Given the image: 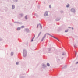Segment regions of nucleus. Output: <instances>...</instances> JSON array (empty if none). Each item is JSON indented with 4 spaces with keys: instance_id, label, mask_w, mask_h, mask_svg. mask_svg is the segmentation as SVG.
Wrapping results in <instances>:
<instances>
[{
    "instance_id": "obj_23",
    "label": "nucleus",
    "mask_w": 78,
    "mask_h": 78,
    "mask_svg": "<svg viewBox=\"0 0 78 78\" xmlns=\"http://www.w3.org/2000/svg\"><path fill=\"white\" fill-rule=\"evenodd\" d=\"M35 37V36H34V37Z\"/></svg>"
},
{
    "instance_id": "obj_12",
    "label": "nucleus",
    "mask_w": 78,
    "mask_h": 78,
    "mask_svg": "<svg viewBox=\"0 0 78 78\" xmlns=\"http://www.w3.org/2000/svg\"><path fill=\"white\" fill-rule=\"evenodd\" d=\"M62 55H65V53H63V54H62Z\"/></svg>"
},
{
    "instance_id": "obj_20",
    "label": "nucleus",
    "mask_w": 78,
    "mask_h": 78,
    "mask_svg": "<svg viewBox=\"0 0 78 78\" xmlns=\"http://www.w3.org/2000/svg\"><path fill=\"white\" fill-rule=\"evenodd\" d=\"M38 26H39V25H37V28H38Z\"/></svg>"
},
{
    "instance_id": "obj_15",
    "label": "nucleus",
    "mask_w": 78,
    "mask_h": 78,
    "mask_svg": "<svg viewBox=\"0 0 78 78\" xmlns=\"http://www.w3.org/2000/svg\"><path fill=\"white\" fill-rule=\"evenodd\" d=\"M39 25L40 26V27L41 28H42V26H41V25L40 24Z\"/></svg>"
},
{
    "instance_id": "obj_2",
    "label": "nucleus",
    "mask_w": 78,
    "mask_h": 78,
    "mask_svg": "<svg viewBox=\"0 0 78 78\" xmlns=\"http://www.w3.org/2000/svg\"><path fill=\"white\" fill-rule=\"evenodd\" d=\"M48 15V14L47 13V12H46L45 13V16H47Z\"/></svg>"
},
{
    "instance_id": "obj_1",
    "label": "nucleus",
    "mask_w": 78,
    "mask_h": 78,
    "mask_svg": "<svg viewBox=\"0 0 78 78\" xmlns=\"http://www.w3.org/2000/svg\"><path fill=\"white\" fill-rule=\"evenodd\" d=\"M48 34V35H49V36H51V37H53L55 39H57V40H58V41H59V39H58L54 37V36H52V35H50V34Z\"/></svg>"
},
{
    "instance_id": "obj_5",
    "label": "nucleus",
    "mask_w": 78,
    "mask_h": 78,
    "mask_svg": "<svg viewBox=\"0 0 78 78\" xmlns=\"http://www.w3.org/2000/svg\"><path fill=\"white\" fill-rule=\"evenodd\" d=\"M47 66H50V64L48 63H47Z\"/></svg>"
},
{
    "instance_id": "obj_13",
    "label": "nucleus",
    "mask_w": 78,
    "mask_h": 78,
    "mask_svg": "<svg viewBox=\"0 0 78 78\" xmlns=\"http://www.w3.org/2000/svg\"><path fill=\"white\" fill-rule=\"evenodd\" d=\"M17 0H13L14 2H17Z\"/></svg>"
},
{
    "instance_id": "obj_10",
    "label": "nucleus",
    "mask_w": 78,
    "mask_h": 78,
    "mask_svg": "<svg viewBox=\"0 0 78 78\" xmlns=\"http://www.w3.org/2000/svg\"><path fill=\"white\" fill-rule=\"evenodd\" d=\"M12 8L13 9H14V5H12Z\"/></svg>"
},
{
    "instance_id": "obj_9",
    "label": "nucleus",
    "mask_w": 78,
    "mask_h": 78,
    "mask_svg": "<svg viewBox=\"0 0 78 78\" xmlns=\"http://www.w3.org/2000/svg\"><path fill=\"white\" fill-rule=\"evenodd\" d=\"M13 54H14V53H13V52H12V53H11V55L12 56V55H13Z\"/></svg>"
},
{
    "instance_id": "obj_16",
    "label": "nucleus",
    "mask_w": 78,
    "mask_h": 78,
    "mask_svg": "<svg viewBox=\"0 0 78 78\" xmlns=\"http://www.w3.org/2000/svg\"><path fill=\"white\" fill-rule=\"evenodd\" d=\"M75 56H76V53H75Z\"/></svg>"
},
{
    "instance_id": "obj_4",
    "label": "nucleus",
    "mask_w": 78,
    "mask_h": 78,
    "mask_svg": "<svg viewBox=\"0 0 78 78\" xmlns=\"http://www.w3.org/2000/svg\"><path fill=\"white\" fill-rule=\"evenodd\" d=\"M71 11H75V9H71Z\"/></svg>"
},
{
    "instance_id": "obj_6",
    "label": "nucleus",
    "mask_w": 78,
    "mask_h": 78,
    "mask_svg": "<svg viewBox=\"0 0 78 78\" xmlns=\"http://www.w3.org/2000/svg\"><path fill=\"white\" fill-rule=\"evenodd\" d=\"M68 32V30H66L65 31V32H66V33H67V32Z\"/></svg>"
},
{
    "instance_id": "obj_21",
    "label": "nucleus",
    "mask_w": 78,
    "mask_h": 78,
    "mask_svg": "<svg viewBox=\"0 0 78 78\" xmlns=\"http://www.w3.org/2000/svg\"><path fill=\"white\" fill-rule=\"evenodd\" d=\"M72 30H73V28H72Z\"/></svg>"
},
{
    "instance_id": "obj_7",
    "label": "nucleus",
    "mask_w": 78,
    "mask_h": 78,
    "mask_svg": "<svg viewBox=\"0 0 78 78\" xmlns=\"http://www.w3.org/2000/svg\"><path fill=\"white\" fill-rule=\"evenodd\" d=\"M66 6L67 8H69V4L68 5H66Z\"/></svg>"
},
{
    "instance_id": "obj_22",
    "label": "nucleus",
    "mask_w": 78,
    "mask_h": 78,
    "mask_svg": "<svg viewBox=\"0 0 78 78\" xmlns=\"http://www.w3.org/2000/svg\"><path fill=\"white\" fill-rule=\"evenodd\" d=\"M69 28H70V27H69Z\"/></svg>"
},
{
    "instance_id": "obj_3",
    "label": "nucleus",
    "mask_w": 78,
    "mask_h": 78,
    "mask_svg": "<svg viewBox=\"0 0 78 78\" xmlns=\"http://www.w3.org/2000/svg\"><path fill=\"white\" fill-rule=\"evenodd\" d=\"M17 30H20V27H18L17 29Z\"/></svg>"
},
{
    "instance_id": "obj_17",
    "label": "nucleus",
    "mask_w": 78,
    "mask_h": 78,
    "mask_svg": "<svg viewBox=\"0 0 78 78\" xmlns=\"http://www.w3.org/2000/svg\"><path fill=\"white\" fill-rule=\"evenodd\" d=\"M76 64H78V62H76Z\"/></svg>"
},
{
    "instance_id": "obj_8",
    "label": "nucleus",
    "mask_w": 78,
    "mask_h": 78,
    "mask_svg": "<svg viewBox=\"0 0 78 78\" xmlns=\"http://www.w3.org/2000/svg\"><path fill=\"white\" fill-rule=\"evenodd\" d=\"M24 27H25L24 26H22L21 27V28H24Z\"/></svg>"
},
{
    "instance_id": "obj_11",
    "label": "nucleus",
    "mask_w": 78,
    "mask_h": 78,
    "mask_svg": "<svg viewBox=\"0 0 78 78\" xmlns=\"http://www.w3.org/2000/svg\"><path fill=\"white\" fill-rule=\"evenodd\" d=\"M33 39H34V38H33L32 40H31V42H33Z\"/></svg>"
},
{
    "instance_id": "obj_14",
    "label": "nucleus",
    "mask_w": 78,
    "mask_h": 78,
    "mask_svg": "<svg viewBox=\"0 0 78 78\" xmlns=\"http://www.w3.org/2000/svg\"><path fill=\"white\" fill-rule=\"evenodd\" d=\"M16 64H17V65L19 64V62H16Z\"/></svg>"
},
{
    "instance_id": "obj_19",
    "label": "nucleus",
    "mask_w": 78,
    "mask_h": 78,
    "mask_svg": "<svg viewBox=\"0 0 78 78\" xmlns=\"http://www.w3.org/2000/svg\"><path fill=\"white\" fill-rule=\"evenodd\" d=\"M49 8H51V5H49Z\"/></svg>"
},
{
    "instance_id": "obj_18",
    "label": "nucleus",
    "mask_w": 78,
    "mask_h": 78,
    "mask_svg": "<svg viewBox=\"0 0 78 78\" xmlns=\"http://www.w3.org/2000/svg\"><path fill=\"white\" fill-rule=\"evenodd\" d=\"M25 19H27V16L25 17Z\"/></svg>"
}]
</instances>
